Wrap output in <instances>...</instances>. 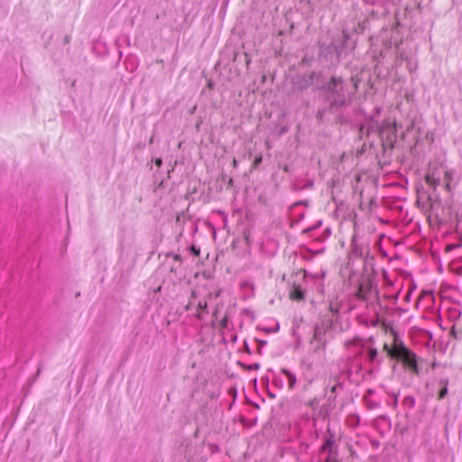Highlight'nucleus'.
<instances>
[{
	"mask_svg": "<svg viewBox=\"0 0 462 462\" xmlns=\"http://www.w3.org/2000/svg\"><path fill=\"white\" fill-rule=\"evenodd\" d=\"M389 354L393 356L402 357L405 364L411 367L412 369H416V360L414 355L409 352L405 347H394L393 349L389 350Z\"/></svg>",
	"mask_w": 462,
	"mask_h": 462,
	"instance_id": "nucleus-1",
	"label": "nucleus"
},
{
	"mask_svg": "<svg viewBox=\"0 0 462 462\" xmlns=\"http://www.w3.org/2000/svg\"><path fill=\"white\" fill-rule=\"evenodd\" d=\"M425 180L430 186L436 187L440 182V176L439 174L432 171L426 175Z\"/></svg>",
	"mask_w": 462,
	"mask_h": 462,
	"instance_id": "nucleus-2",
	"label": "nucleus"
},
{
	"mask_svg": "<svg viewBox=\"0 0 462 462\" xmlns=\"http://www.w3.org/2000/svg\"><path fill=\"white\" fill-rule=\"evenodd\" d=\"M291 298L293 299V300H301L303 298V293L301 291H300L299 289H295L291 293Z\"/></svg>",
	"mask_w": 462,
	"mask_h": 462,
	"instance_id": "nucleus-3",
	"label": "nucleus"
},
{
	"mask_svg": "<svg viewBox=\"0 0 462 462\" xmlns=\"http://www.w3.org/2000/svg\"><path fill=\"white\" fill-rule=\"evenodd\" d=\"M445 179L447 180L446 187H447V189H449V187H450V180L452 179V171H445Z\"/></svg>",
	"mask_w": 462,
	"mask_h": 462,
	"instance_id": "nucleus-4",
	"label": "nucleus"
},
{
	"mask_svg": "<svg viewBox=\"0 0 462 462\" xmlns=\"http://www.w3.org/2000/svg\"><path fill=\"white\" fill-rule=\"evenodd\" d=\"M376 356H377V351H376V349H374V348H370V349L368 350V357H369V359H370L371 361L374 360V358L376 357Z\"/></svg>",
	"mask_w": 462,
	"mask_h": 462,
	"instance_id": "nucleus-5",
	"label": "nucleus"
},
{
	"mask_svg": "<svg viewBox=\"0 0 462 462\" xmlns=\"http://www.w3.org/2000/svg\"><path fill=\"white\" fill-rule=\"evenodd\" d=\"M446 393H447V389H446V388H444V389L440 392V393H439V397H440V398H443V397L446 395Z\"/></svg>",
	"mask_w": 462,
	"mask_h": 462,
	"instance_id": "nucleus-6",
	"label": "nucleus"
},
{
	"mask_svg": "<svg viewBox=\"0 0 462 462\" xmlns=\"http://www.w3.org/2000/svg\"><path fill=\"white\" fill-rule=\"evenodd\" d=\"M155 163H156V165H157V166H161V164H162V159H157V160L155 161Z\"/></svg>",
	"mask_w": 462,
	"mask_h": 462,
	"instance_id": "nucleus-7",
	"label": "nucleus"
},
{
	"mask_svg": "<svg viewBox=\"0 0 462 462\" xmlns=\"http://www.w3.org/2000/svg\"><path fill=\"white\" fill-rule=\"evenodd\" d=\"M244 286H249L251 289H253V284L250 282H245Z\"/></svg>",
	"mask_w": 462,
	"mask_h": 462,
	"instance_id": "nucleus-8",
	"label": "nucleus"
},
{
	"mask_svg": "<svg viewBox=\"0 0 462 462\" xmlns=\"http://www.w3.org/2000/svg\"><path fill=\"white\" fill-rule=\"evenodd\" d=\"M261 162V157L257 158V159L255 160V162H255V164H256V163H258V162Z\"/></svg>",
	"mask_w": 462,
	"mask_h": 462,
	"instance_id": "nucleus-9",
	"label": "nucleus"
},
{
	"mask_svg": "<svg viewBox=\"0 0 462 462\" xmlns=\"http://www.w3.org/2000/svg\"><path fill=\"white\" fill-rule=\"evenodd\" d=\"M326 462H336V461H333V460L328 459Z\"/></svg>",
	"mask_w": 462,
	"mask_h": 462,
	"instance_id": "nucleus-10",
	"label": "nucleus"
}]
</instances>
